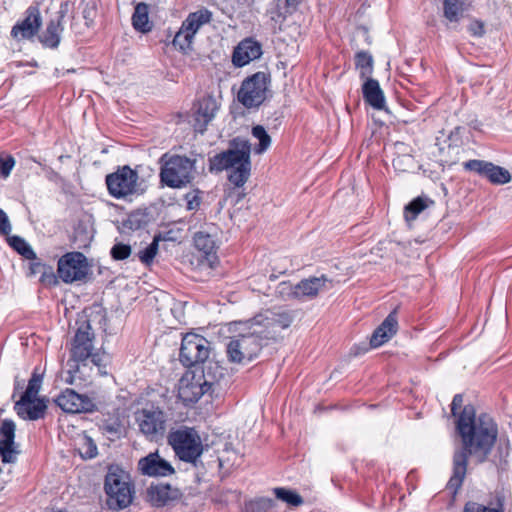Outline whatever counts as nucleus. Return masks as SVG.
Returning <instances> with one entry per match:
<instances>
[{
    "label": "nucleus",
    "instance_id": "nucleus-1",
    "mask_svg": "<svg viewBox=\"0 0 512 512\" xmlns=\"http://www.w3.org/2000/svg\"><path fill=\"white\" fill-rule=\"evenodd\" d=\"M456 429L461 437L462 447L454 452L452 475L447 483V488L454 494L465 479L468 457L476 464L486 461L498 435L497 424L493 418L486 413L476 416L472 405L464 406L457 419Z\"/></svg>",
    "mask_w": 512,
    "mask_h": 512
},
{
    "label": "nucleus",
    "instance_id": "nucleus-2",
    "mask_svg": "<svg viewBox=\"0 0 512 512\" xmlns=\"http://www.w3.org/2000/svg\"><path fill=\"white\" fill-rule=\"evenodd\" d=\"M76 330L71 341L69 366V378L67 383L73 384L75 374L79 371V364L86 366L92 363L101 370L106 367V354L94 348L95 333L87 316H80L76 320Z\"/></svg>",
    "mask_w": 512,
    "mask_h": 512
},
{
    "label": "nucleus",
    "instance_id": "nucleus-3",
    "mask_svg": "<svg viewBox=\"0 0 512 512\" xmlns=\"http://www.w3.org/2000/svg\"><path fill=\"white\" fill-rule=\"evenodd\" d=\"M251 144L247 139L234 138L229 148L209 158L211 172L228 171V180L235 187H242L250 177Z\"/></svg>",
    "mask_w": 512,
    "mask_h": 512
},
{
    "label": "nucleus",
    "instance_id": "nucleus-4",
    "mask_svg": "<svg viewBox=\"0 0 512 512\" xmlns=\"http://www.w3.org/2000/svg\"><path fill=\"white\" fill-rule=\"evenodd\" d=\"M106 503L112 510L128 507L133 500L134 486L130 475L118 465H110L105 476Z\"/></svg>",
    "mask_w": 512,
    "mask_h": 512
},
{
    "label": "nucleus",
    "instance_id": "nucleus-5",
    "mask_svg": "<svg viewBox=\"0 0 512 512\" xmlns=\"http://www.w3.org/2000/svg\"><path fill=\"white\" fill-rule=\"evenodd\" d=\"M139 432L149 441L162 440L167 429V415L157 405L146 404L134 412Z\"/></svg>",
    "mask_w": 512,
    "mask_h": 512
},
{
    "label": "nucleus",
    "instance_id": "nucleus-6",
    "mask_svg": "<svg viewBox=\"0 0 512 512\" xmlns=\"http://www.w3.org/2000/svg\"><path fill=\"white\" fill-rule=\"evenodd\" d=\"M168 443L179 459L184 462L195 464L203 452L200 436L193 428L181 427L170 432Z\"/></svg>",
    "mask_w": 512,
    "mask_h": 512
},
{
    "label": "nucleus",
    "instance_id": "nucleus-7",
    "mask_svg": "<svg viewBox=\"0 0 512 512\" xmlns=\"http://www.w3.org/2000/svg\"><path fill=\"white\" fill-rule=\"evenodd\" d=\"M271 77L266 72H256L245 78L237 93L238 101L248 109L259 107L267 98Z\"/></svg>",
    "mask_w": 512,
    "mask_h": 512
},
{
    "label": "nucleus",
    "instance_id": "nucleus-8",
    "mask_svg": "<svg viewBox=\"0 0 512 512\" xmlns=\"http://www.w3.org/2000/svg\"><path fill=\"white\" fill-rule=\"evenodd\" d=\"M195 162L186 156L173 155L161 167L160 179L170 188H181L192 181Z\"/></svg>",
    "mask_w": 512,
    "mask_h": 512
},
{
    "label": "nucleus",
    "instance_id": "nucleus-9",
    "mask_svg": "<svg viewBox=\"0 0 512 512\" xmlns=\"http://www.w3.org/2000/svg\"><path fill=\"white\" fill-rule=\"evenodd\" d=\"M262 346V337L256 332L239 334L227 343V358L236 364L249 363L258 356Z\"/></svg>",
    "mask_w": 512,
    "mask_h": 512
},
{
    "label": "nucleus",
    "instance_id": "nucleus-10",
    "mask_svg": "<svg viewBox=\"0 0 512 512\" xmlns=\"http://www.w3.org/2000/svg\"><path fill=\"white\" fill-rule=\"evenodd\" d=\"M138 173L130 166L118 167L116 171L106 175L105 183L109 194L115 199H123L128 196L139 194Z\"/></svg>",
    "mask_w": 512,
    "mask_h": 512
},
{
    "label": "nucleus",
    "instance_id": "nucleus-11",
    "mask_svg": "<svg viewBox=\"0 0 512 512\" xmlns=\"http://www.w3.org/2000/svg\"><path fill=\"white\" fill-rule=\"evenodd\" d=\"M211 343L203 336L187 333L182 338L179 360L185 367L203 364L210 355Z\"/></svg>",
    "mask_w": 512,
    "mask_h": 512
},
{
    "label": "nucleus",
    "instance_id": "nucleus-12",
    "mask_svg": "<svg viewBox=\"0 0 512 512\" xmlns=\"http://www.w3.org/2000/svg\"><path fill=\"white\" fill-rule=\"evenodd\" d=\"M58 277L64 283L83 281L89 273L87 259L81 252H68L58 260Z\"/></svg>",
    "mask_w": 512,
    "mask_h": 512
},
{
    "label": "nucleus",
    "instance_id": "nucleus-13",
    "mask_svg": "<svg viewBox=\"0 0 512 512\" xmlns=\"http://www.w3.org/2000/svg\"><path fill=\"white\" fill-rule=\"evenodd\" d=\"M219 232L216 224L206 223L193 237L195 248L203 253L210 267H213L218 260Z\"/></svg>",
    "mask_w": 512,
    "mask_h": 512
},
{
    "label": "nucleus",
    "instance_id": "nucleus-14",
    "mask_svg": "<svg viewBox=\"0 0 512 512\" xmlns=\"http://www.w3.org/2000/svg\"><path fill=\"white\" fill-rule=\"evenodd\" d=\"M465 171L486 178L494 185H503L511 181L510 172L504 167L485 160L472 159L462 163Z\"/></svg>",
    "mask_w": 512,
    "mask_h": 512
},
{
    "label": "nucleus",
    "instance_id": "nucleus-15",
    "mask_svg": "<svg viewBox=\"0 0 512 512\" xmlns=\"http://www.w3.org/2000/svg\"><path fill=\"white\" fill-rule=\"evenodd\" d=\"M54 402L67 413H92L97 410V405L92 398L70 388L62 391Z\"/></svg>",
    "mask_w": 512,
    "mask_h": 512
},
{
    "label": "nucleus",
    "instance_id": "nucleus-16",
    "mask_svg": "<svg viewBox=\"0 0 512 512\" xmlns=\"http://www.w3.org/2000/svg\"><path fill=\"white\" fill-rule=\"evenodd\" d=\"M137 467L142 475L149 477H166L175 473L171 463L160 456L158 450L142 457Z\"/></svg>",
    "mask_w": 512,
    "mask_h": 512
},
{
    "label": "nucleus",
    "instance_id": "nucleus-17",
    "mask_svg": "<svg viewBox=\"0 0 512 512\" xmlns=\"http://www.w3.org/2000/svg\"><path fill=\"white\" fill-rule=\"evenodd\" d=\"M333 287V280L325 275L305 278L296 284L298 301L305 302L315 299L320 293L326 292Z\"/></svg>",
    "mask_w": 512,
    "mask_h": 512
},
{
    "label": "nucleus",
    "instance_id": "nucleus-18",
    "mask_svg": "<svg viewBox=\"0 0 512 512\" xmlns=\"http://www.w3.org/2000/svg\"><path fill=\"white\" fill-rule=\"evenodd\" d=\"M41 24L42 20L39 9L30 6L26 11L25 18L13 26L11 36L17 40L31 39L38 33Z\"/></svg>",
    "mask_w": 512,
    "mask_h": 512
},
{
    "label": "nucleus",
    "instance_id": "nucleus-19",
    "mask_svg": "<svg viewBox=\"0 0 512 512\" xmlns=\"http://www.w3.org/2000/svg\"><path fill=\"white\" fill-rule=\"evenodd\" d=\"M67 12L68 4H61L56 17L48 22L46 29L38 36L40 43L44 47L51 49L58 47L63 32L62 22Z\"/></svg>",
    "mask_w": 512,
    "mask_h": 512
},
{
    "label": "nucleus",
    "instance_id": "nucleus-20",
    "mask_svg": "<svg viewBox=\"0 0 512 512\" xmlns=\"http://www.w3.org/2000/svg\"><path fill=\"white\" fill-rule=\"evenodd\" d=\"M0 457L4 463H14L18 454L14 438L15 423L5 419L0 425Z\"/></svg>",
    "mask_w": 512,
    "mask_h": 512
},
{
    "label": "nucleus",
    "instance_id": "nucleus-21",
    "mask_svg": "<svg viewBox=\"0 0 512 512\" xmlns=\"http://www.w3.org/2000/svg\"><path fill=\"white\" fill-rule=\"evenodd\" d=\"M218 110V103L212 96L203 97L195 105L194 129L196 132L204 133L208 124L214 119Z\"/></svg>",
    "mask_w": 512,
    "mask_h": 512
},
{
    "label": "nucleus",
    "instance_id": "nucleus-22",
    "mask_svg": "<svg viewBox=\"0 0 512 512\" xmlns=\"http://www.w3.org/2000/svg\"><path fill=\"white\" fill-rule=\"evenodd\" d=\"M181 497V491L169 484L150 485L146 490V500L154 507H163Z\"/></svg>",
    "mask_w": 512,
    "mask_h": 512
},
{
    "label": "nucleus",
    "instance_id": "nucleus-23",
    "mask_svg": "<svg viewBox=\"0 0 512 512\" xmlns=\"http://www.w3.org/2000/svg\"><path fill=\"white\" fill-rule=\"evenodd\" d=\"M262 55L261 44L253 38L243 39L234 49L232 62L236 67H243Z\"/></svg>",
    "mask_w": 512,
    "mask_h": 512
},
{
    "label": "nucleus",
    "instance_id": "nucleus-24",
    "mask_svg": "<svg viewBox=\"0 0 512 512\" xmlns=\"http://www.w3.org/2000/svg\"><path fill=\"white\" fill-rule=\"evenodd\" d=\"M398 331L397 308L391 311L384 321L374 330L370 345L377 348L388 342Z\"/></svg>",
    "mask_w": 512,
    "mask_h": 512
},
{
    "label": "nucleus",
    "instance_id": "nucleus-25",
    "mask_svg": "<svg viewBox=\"0 0 512 512\" xmlns=\"http://www.w3.org/2000/svg\"><path fill=\"white\" fill-rule=\"evenodd\" d=\"M46 403L43 399L20 398L14 406L18 416L25 420H38L44 417Z\"/></svg>",
    "mask_w": 512,
    "mask_h": 512
},
{
    "label": "nucleus",
    "instance_id": "nucleus-26",
    "mask_svg": "<svg viewBox=\"0 0 512 512\" xmlns=\"http://www.w3.org/2000/svg\"><path fill=\"white\" fill-rule=\"evenodd\" d=\"M208 393L212 394L208 387H204V382L201 378L195 379L193 377L191 382H181L179 388V397L186 404L196 403L203 395Z\"/></svg>",
    "mask_w": 512,
    "mask_h": 512
},
{
    "label": "nucleus",
    "instance_id": "nucleus-27",
    "mask_svg": "<svg viewBox=\"0 0 512 512\" xmlns=\"http://www.w3.org/2000/svg\"><path fill=\"white\" fill-rule=\"evenodd\" d=\"M363 98L366 103L376 110L385 108V96L379 82L373 78L365 79L362 86Z\"/></svg>",
    "mask_w": 512,
    "mask_h": 512
},
{
    "label": "nucleus",
    "instance_id": "nucleus-28",
    "mask_svg": "<svg viewBox=\"0 0 512 512\" xmlns=\"http://www.w3.org/2000/svg\"><path fill=\"white\" fill-rule=\"evenodd\" d=\"M224 368L217 362H208L203 368L201 380L204 382V387H208L211 393L220 389V381L224 378Z\"/></svg>",
    "mask_w": 512,
    "mask_h": 512
},
{
    "label": "nucleus",
    "instance_id": "nucleus-29",
    "mask_svg": "<svg viewBox=\"0 0 512 512\" xmlns=\"http://www.w3.org/2000/svg\"><path fill=\"white\" fill-rule=\"evenodd\" d=\"M212 20V12L206 8L199 9L195 12L189 13L187 18L183 21L182 27L190 32L193 36L200 30V28Z\"/></svg>",
    "mask_w": 512,
    "mask_h": 512
},
{
    "label": "nucleus",
    "instance_id": "nucleus-30",
    "mask_svg": "<svg viewBox=\"0 0 512 512\" xmlns=\"http://www.w3.org/2000/svg\"><path fill=\"white\" fill-rule=\"evenodd\" d=\"M469 8L468 0H444L443 14L451 23H457Z\"/></svg>",
    "mask_w": 512,
    "mask_h": 512
},
{
    "label": "nucleus",
    "instance_id": "nucleus-31",
    "mask_svg": "<svg viewBox=\"0 0 512 512\" xmlns=\"http://www.w3.org/2000/svg\"><path fill=\"white\" fill-rule=\"evenodd\" d=\"M149 6L144 3H138L135 6L134 13L132 15L133 27L140 32H148L151 29L148 18Z\"/></svg>",
    "mask_w": 512,
    "mask_h": 512
},
{
    "label": "nucleus",
    "instance_id": "nucleus-32",
    "mask_svg": "<svg viewBox=\"0 0 512 512\" xmlns=\"http://www.w3.org/2000/svg\"><path fill=\"white\" fill-rule=\"evenodd\" d=\"M7 242L18 254L27 260H36V253L29 243L22 237L13 235L7 236Z\"/></svg>",
    "mask_w": 512,
    "mask_h": 512
},
{
    "label": "nucleus",
    "instance_id": "nucleus-33",
    "mask_svg": "<svg viewBox=\"0 0 512 512\" xmlns=\"http://www.w3.org/2000/svg\"><path fill=\"white\" fill-rule=\"evenodd\" d=\"M355 65L359 69L362 79L370 78L373 72V57L371 54L365 51L357 52L355 55Z\"/></svg>",
    "mask_w": 512,
    "mask_h": 512
},
{
    "label": "nucleus",
    "instance_id": "nucleus-34",
    "mask_svg": "<svg viewBox=\"0 0 512 512\" xmlns=\"http://www.w3.org/2000/svg\"><path fill=\"white\" fill-rule=\"evenodd\" d=\"M276 502L268 497H260L245 502L243 512H269Z\"/></svg>",
    "mask_w": 512,
    "mask_h": 512
},
{
    "label": "nucleus",
    "instance_id": "nucleus-35",
    "mask_svg": "<svg viewBox=\"0 0 512 512\" xmlns=\"http://www.w3.org/2000/svg\"><path fill=\"white\" fill-rule=\"evenodd\" d=\"M427 198L417 197L405 206L404 217L406 221L410 222L417 218V216L427 208Z\"/></svg>",
    "mask_w": 512,
    "mask_h": 512
},
{
    "label": "nucleus",
    "instance_id": "nucleus-36",
    "mask_svg": "<svg viewBox=\"0 0 512 512\" xmlns=\"http://www.w3.org/2000/svg\"><path fill=\"white\" fill-rule=\"evenodd\" d=\"M273 491L277 499L287 503L290 506L298 507L304 502L303 498L293 490L277 487L274 488Z\"/></svg>",
    "mask_w": 512,
    "mask_h": 512
},
{
    "label": "nucleus",
    "instance_id": "nucleus-37",
    "mask_svg": "<svg viewBox=\"0 0 512 512\" xmlns=\"http://www.w3.org/2000/svg\"><path fill=\"white\" fill-rule=\"evenodd\" d=\"M252 135L259 140V144L255 148V152L257 154H261L269 148L271 144V137L268 135L263 126H254L252 128Z\"/></svg>",
    "mask_w": 512,
    "mask_h": 512
},
{
    "label": "nucleus",
    "instance_id": "nucleus-38",
    "mask_svg": "<svg viewBox=\"0 0 512 512\" xmlns=\"http://www.w3.org/2000/svg\"><path fill=\"white\" fill-rule=\"evenodd\" d=\"M276 294L285 301H298V291L296 289V284L294 285L290 282L283 281L279 283L276 288Z\"/></svg>",
    "mask_w": 512,
    "mask_h": 512
},
{
    "label": "nucleus",
    "instance_id": "nucleus-39",
    "mask_svg": "<svg viewBox=\"0 0 512 512\" xmlns=\"http://www.w3.org/2000/svg\"><path fill=\"white\" fill-rule=\"evenodd\" d=\"M78 451L83 459H92L96 457L98 450L97 445L92 438L85 436L79 444Z\"/></svg>",
    "mask_w": 512,
    "mask_h": 512
},
{
    "label": "nucleus",
    "instance_id": "nucleus-40",
    "mask_svg": "<svg viewBox=\"0 0 512 512\" xmlns=\"http://www.w3.org/2000/svg\"><path fill=\"white\" fill-rule=\"evenodd\" d=\"M193 39L194 36L181 26L180 30L174 36L173 45L178 47L180 50L185 51L186 49L191 48Z\"/></svg>",
    "mask_w": 512,
    "mask_h": 512
},
{
    "label": "nucleus",
    "instance_id": "nucleus-41",
    "mask_svg": "<svg viewBox=\"0 0 512 512\" xmlns=\"http://www.w3.org/2000/svg\"><path fill=\"white\" fill-rule=\"evenodd\" d=\"M42 384V375L33 372L31 378L28 381V386L21 398H36Z\"/></svg>",
    "mask_w": 512,
    "mask_h": 512
},
{
    "label": "nucleus",
    "instance_id": "nucleus-42",
    "mask_svg": "<svg viewBox=\"0 0 512 512\" xmlns=\"http://www.w3.org/2000/svg\"><path fill=\"white\" fill-rule=\"evenodd\" d=\"M463 512H504V509L500 499H498L497 507H488L474 501H469L465 504Z\"/></svg>",
    "mask_w": 512,
    "mask_h": 512
},
{
    "label": "nucleus",
    "instance_id": "nucleus-43",
    "mask_svg": "<svg viewBox=\"0 0 512 512\" xmlns=\"http://www.w3.org/2000/svg\"><path fill=\"white\" fill-rule=\"evenodd\" d=\"M160 236H155L153 241L142 251L139 252V259L144 264H150L158 251Z\"/></svg>",
    "mask_w": 512,
    "mask_h": 512
},
{
    "label": "nucleus",
    "instance_id": "nucleus-44",
    "mask_svg": "<svg viewBox=\"0 0 512 512\" xmlns=\"http://www.w3.org/2000/svg\"><path fill=\"white\" fill-rule=\"evenodd\" d=\"M147 215L143 212H132L126 221V225L133 230L140 229L147 224Z\"/></svg>",
    "mask_w": 512,
    "mask_h": 512
},
{
    "label": "nucleus",
    "instance_id": "nucleus-45",
    "mask_svg": "<svg viewBox=\"0 0 512 512\" xmlns=\"http://www.w3.org/2000/svg\"><path fill=\"white\" fill-rule=\"evenodd\" d=\"M110 253L115 260H124L130 256L131 247L123 243H117L111 248Z\"/></svg>",
    "mask_w": 512,
    "mask_h": 512
},
{
    "label": "nucleus",
    "instance_id": "nucleus-46",
    "mask_svg": "<svg viewBox=\"0 0 512 512\" xmlns=\"http://www.w3.org/2000/svg\"><path fill=\"white\" fill-rule=\"evenodd\" d=\"M15 166V159L13 156H1L0 155V175L6 179L9 177L13 167Z\"/></svg>",
    "mask_w": 512,
    "mask_h": 512
},
{
    "label": "nucleus",
    "instance_id": "nucleus-47",
    "mask_svg": "<svg viewBox=\"0 0 512 512\" xmlns=\"http://www.w3.org/2000/svg\"><path fill=\"white\" fill-rule=\"evenodd\" d=\"M40 281L46 286H55L58 283L57 276L54 273L52 266L46 265V267L40 273Z\"/></svg>",
    "mask_w": 512,
    "mask_h": 512
},
{
    "label": "nucleus",
    "instance_id": "nucleus-48",
    "mask_svg": "<svg viewBox=\"0 0 512 512\" xmlns=\"http://www.w3.org/2000/svg\"><path fill=\"white\" fill-rule=\"evenodd\" d=\"M294 316L290 311H282L275 314L274 322L280 328L285 329L288 328L293 322Z\"/></svg>",
    "mask_w": 512,
    "mask_h": 512
},
{
    "label": "nucleus",
    "instance_id": "nucleus-49",
    "mask_svg": "<svg viewBox=\"0 0 512 512\" xmlns=\"http://www.w3.org/2000/svg\"><path fill=\"white\" fill-rule=\"evenodd\" d=\"M186 207L188 210H196L201 204V197L199 190H193L185 195Z\"/></svg>",
    "mask_w": 512,
    "mask_h": 512
},
{
    "label": "nucleus",
    "instance_id": "nucleus-50",
    "mask_svg": "<svg viewBox=\"0 0 512 512\" xmlns=\"http://www.w3.org/2000/svg\"><path fill=\"white\" fill-rule=\"evenodd\" d=\"M467 29L469 33L475 37H482L485 34L484 23L478 19L472 20Z\"/></svg>",
    "mask_w": 512,
    "mask_h": 512
},
{
    "label": "nucleus",
    "instance_id": "nucleus-51",
    "mask_svg": "<svg viewBox=\"0 0 512 512\" xmlns=\"http://www.w3.org/2000/svg\"><path fill=\"white\" fill-rule=\"evenodd\" d=\"M12 230L7 214L0 208V235L9 236Z\"/></svg>",
    "mask_w": 512,
    "mask_h": 512
},
{
    "label": "nucleus",
    "instance_id": "nucleus-52",
    "mask_svg": "<svg viewBox=\"0 0 512 512\" xmlns=\"http://www.w3.org/2000/svg\"><path fill=\"white\" fill-rule=\"evenodd\" d=\"M45 267L46 264L42 263L36 257V260H32V262L29 265V276H35L36 274H40Z\"/></svg>",
    "mask_w": 512,
    "mask_h": 512
},
{
    "label": "nucleus",
    "instance_id": "nucleus-53",
    "mask_svg": "<svg viewBox=\"0 0 512 512\" xmlns=\"http://www.w3.org/2000/svg\"><path fill=\"white\" fill-rule=\"evenodd\" d=\"M463 404V397L461 394H456L453 397L452 403H451V412L454 416L457 414V410L461 409Z\"/></svg>",
    "mask_w": 512,
    "mask_h": 512
},
{
    "label": "nucleus",
    "instance_id": "nucleus-54",
    "mask_svg": "<svg viewBox=\"0 0 512 512\" xmlns=\"http://www.w3.org/2000/svg\"><path fill=\"white\" fill-rule=\"evenodd\" d=\"M102 429L103 431L107 432V433H110V434H113V435H116L120 432V424L119 423H105L102 425Z\"/></svg>",
    "mask_w": 512,
    "mask_h": 512
},
{
    "label": "nucleus",
    "instance_id": "nucleus-55",
    "mask_svg": "<svg viewBox=\"0 0 512 512\" xmlns=\"http://www.w3.org/2000/svg\"><path fill=\"white\" fill-rule=\"evenodd\" d=\"M300 2H301V0H285L286 6L293 7V8L298 6L300 4Z\"/></svg>",
    "mask_w": 512,
    "mask_h": 512
},
{
    "label": "nucleus",
    "instance_id": "nucleus-56",
    "mask_svg": "<svg viewBox=\"0 0 512 512\" xmlns=\"http://www.w3.org/2000/svg\"><path fill=\"white\" fill-rule=\"evenodd\" d=\"M253 332H256L257 334H259V335L262 337V339H263L264 337H267V334H264V336L262 335V333H263V331H262V330H254Z\"/></svg>",
    "mask_w": 512,
    "mask_h": 512
}]
</instances>
